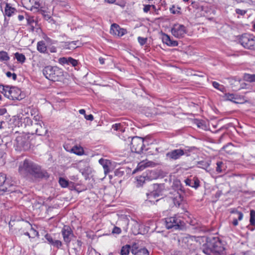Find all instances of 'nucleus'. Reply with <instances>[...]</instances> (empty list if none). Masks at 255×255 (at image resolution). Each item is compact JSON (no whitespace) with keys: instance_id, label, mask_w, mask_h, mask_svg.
I'll return each instance as SVG.
<instances>
[{"instance_id":"11","label":"nucleus","mask_w":255,"mask_h":255,"mask_svg":"<svg viewBox=\"0 0 255 255\" xmlns=\"http://www.w3.org/2000/svg\"><path fill=\"white\" fill-rule=\"evenodd\" d=\"M31 129V134H36L40 136L45 135L48 131L43 122L34 123Z\"/></svg>"},{"instance_id":"27","label":"nucleus","mask_w":255,"mask_h":255,"mask_svg":"<svg viewBox=\"0 0 255 255\" xmlns=\"http://www.w3.org/2000/svg\"><path fill=\"white\" fill-rule=\"evenodd\" d=\"M16 11V9L14 7H11L8 3H6L5 9L4 14L8 17L11 16Z\"/></svg>"},{"instance_id":"26","label":"nucleus","mask_w":255,"mask_h":255,"mask_svg":"<svg viewBox=\"0 0 255 255\" xmlns=\"http://www.w3.org/2000/svg\"><path fill=\"white\" fill-rule=\"evenodd\" d=\"M30 3L31 4V7L29 8V10L31 11L36 9L37 10L41 6V0H29Z\"/></svg>"},{"instance_id":"43","label":"nucleus","mask_w":255,"mask_h":255,"mask_svg":"<svg viewBox=\"0 0 255 255\" xmlns=\"http://www.w3.org/2000/svg\"><path fill=\"white\" fill-rule=\"evenodd\" d=\"M138 42L141 45H144L147 42V38L139 36L137 38Z\"/></svg>"},{"instance_id":"34","label":"nucleus","mask_w":255,"mask_h":255,"mask_svg":"<svg viewBox=\"0 0 255 255\" xmlns=\"http://www.w3.org/2000/svg\"><path fill=\"white\" fill-rule=\"evenodd\" d=\"M71 57H60L58 59V63L61 65H64L65 64L69 65L70 63V59H71Z\"/></svg>"},{"instance_id":"25","label":"nucleus","mask_w":255,"mask_h":255,"mask_svg":"<svg viewBox=\"0 0 255 255\" xmlns=\"http://www.w3.org/2000/svg\"><path fill=\"white\" fill-rule=\"evenodd\" d=\"M126 128L127 126L125 123H116L112 126V128L114 130L120 131L122 132L125 131Z\"/></svg>"},{"instance_id":"47","label":"nucleus","mask_w":255,"mask_h":255,"mask_svg":"<svg viewBox=\"0 0 255 255\" xmlns=\"http://www.w3.org/2000/svg\"><path fill=\"white\" fill-rule=\"evenodd\" d=\"M195 148V147L194 146H192V147H187L186 148L183 149V150H185L186 151L185 155H186V156H189L188 153L191 152Z\"/></svg>"},{"instance_id":"54","label":"nucleus","mask_w":255,"mask_h":255,"mask_svg":"<svg viewBox=\"0 0 255 255\" xmlns=\"http://www.w3.org/2000/svg\"><path fill=\"white\" fill-rule=\"evenodd\" d=\"M151 8V5H144V7H143V11L144 12H148L149 10H150V9Z\"/></svg>"},{"instance_id":"2","label":"nucleus","mask_w":255,"mask_h":255,"mask_svg":"<svg viewBox=\"0 0 255 255\" xmlns=\"http://www.w3.org/2000/svg\"><path fill=\"white\" fill-rule=\"evenodd\" d=\"M15 182L11 177H6V175L0 173V195L4 192L12 193L15 191Z\"/></svg>"},{"instance_id":"39","label":"nucleus","mask_w":255,"mask_h":255,"mask_svg":"<svg viewBox=\"0 0 255 255\" xmlns=\"http://www.w3.org/2000/svg\"><path fill=\"white\" fill-rule=\"evenodd\" d=\"M59 183L61 185V187L63 188H65L68 186V182L67 180L65 179L64 178H63L62 177H60L59 179Z\"/></svg>"},{"instance_id":"21","label":"nucleus","mask_w":255,"mask_h":255,"mask_svg":"<svg viewBox=\"0 0 255 255\" xmlns=\"http://www.w3.org/2000/svg\"><path fill=\"white\" fill-rule=\"evenodd\" d=\"M153 165H154L153 162L142 161L138 164L136 168L134 170L133 173L143 170L145 167L152 166Z\"/></svg>"},{"instance_id":"18","label":"nucleus","mask_w":255,"mask_h":255,"mask_svg":"<svg viewBox=\"0 0 255 255\" xmlns=\"http://www.w3.org/2000/svg\"><path fill=\"white\" fill-rule=\"evenodd\" d=\"M186 185L190 186L195 189H197L200 186V180L196 177L192 178H187L184 180Z\"/></svg>"},{"instance_id":"16","label":"nucleus","mask_w":255,"mask_h":255,"mask_svg":"<svg viewBox=\"0 0 255 255\" xmlns=\"http://www.w3.org/2000/svg\"><path fill=\"white\" fill-rule=\"evenodd\" d=\"M153 191L149 194L148 198L153 197H158L162 195V192L164 189L163 184H154L153 185Z\"/></svg>"},{"instance_id":"32","label":"nucleus","mask_w":255,"mask_h":255,"mask_svg":"<svg viewBox=\"0 0 255 255\" xmlns=\"http://www.w3.org/2000/svg\"><path fill=\"white\" fill-rule=\"evenodd\" d=\"M244 79L245 81L249 82H255V74L245 73L244 76Z\"/></svg>"},{"instance_id":"3","label":"nucleus","mask_w":255,"mask_h":255,"mask_svg":"<svg viewBox=\"0 0 255 255\" xmlns=\"http://www.w3.org/2000/svg\"><path fill=\"white\" fill-rule=\"evenodd\" d=\"M122 138L126 142L127 144H130L132 152L140 153L142 151L144 144L143 139L142 137L139 136L131 137L128 136L127 138Z\"/></svg>"},{"instance_id":"52","label":"nucleus","mask_w":255,"mask_h":255,"mask_svg":"<svg viewBox=\"0 0 255 255\" xmlns=\"http://www.w3.org/2000/svg\"><path fill=\"white\" fill-rule=\"evenodd\" d=\"M246 11L245 10L237 8L236 9V12L241 15H244L246 13Z\"/></svg>"},{"instance_id":"19","label":"nucleus","mask_w":255,"mask_h":255,"mask_svg":"<svg viewBox=\"0 0 255 255\" xmlns=\"http://www.w3.org/2000/svg\"><path fill=\"white\" fill-rule=\"evenodd\" d=\"M131 252L134 255H149L148 251L145 248H141L137 250V247L136 244L132 246Z\"/></svg>"},{"instance_id":"23","label":"nucleus","mask_w":255,"mask_h":255,"mask_svg":"<svg viewBox=\"0 0 255 255\" xmlns=\"http://www.w3.org/2000/svg\"><path fill=\"white\" fill-rule=\"evenodd\" d=\"M37 50L41 53H48L47 46H46L45 42L43 40L38 41L37 42Z\"/></svg>"},{"instance_id":"30","label":"nucleus","mask_w":255,"mask_h":255,"mask_svg":"<svg viewBox=\"0 0 255 255\" xmlns=\"http://www.w3.org/2000/svg\"><path fill=\"white\" fill-rule=\"evenodd\" d=\"M10 57L8 56V53L4 51H0V61L4 62L7 61L9 60Z\"/></svg>"},{"instance_id":"51","label":"nucleus","mask_w":255,"mask_h":255,"mask_svg":"<svg viewBox=\"0 0 255 255\" xmlns=\"http://www.w3.org/2000/svg\"><path fill=\"white\" fill-rule=\"evenodd\" d=\"M170 11L172 14H177L180 12L179 10L175 9V6L174 5H172V7L170 8Z\"/></svg>"},{"instance_id":"57","label":"nucleus","mask_w":255,"mask_h":255,"mask_svg":"<svg viewBox=\"0 0 255 255\" xmlns=\"http://www.w3.org/2000/svg\"><path fill=\"white\" fill-rule=\"evenodd\" d=\"M238 219H237V218H235L233 221V224L234 226H236L238 225Z\"/></svg>"},{"instance_id":"48","label":"nucleus","mask_w":255,"mask_h":255,"mask_svg":"<svg viewBox=\"0 0 255 255\" xmlns=\"http://www.w3.org/2000/svg\"><path fill=\"white\" fill-rule=\"evenodd\" d=\"M122 232V230L121 228L118 227H115L113 230H112V233L113 234H120Z\"/></svg>"},{"instance_id":"8","label":"nucleus","mask_w":255,"mask_h":255,"mask_svg":"<svg viewBox=\"0 0 255 255\" xmlns=\"http://www.w3.org/2000/svg\"><path fill=\"white\" fill-rule=\"evenodd\" d=\"M155 172L153 171H148L143 173L142 175L137 176L136 178L135 184L138 187L141 186L145 181L152 180L155 178L153 175H154Z\"/></svg>"},{"instance_id":"59","label":"nucleus","mask_w":255,"mask_h":255,"mask_svg":"<svg viewBox=\"0 0 255 255\" xmlns=\"http://www.w3.org/2000/svg\"><path fill=\"white\" fill-rule=\"evenodd\" d=\"M196 125L198 128H202V126L203 125L202 123L200 121H197Z\"/></svg>"},{"instance_id":"17","label":"nucleus","mask_w":255,"mask_h":255,"mask_svg":"<svg viewBox=\"0 0 255 255\" xmlns=\"http://www.w3.org/2000/svg\"><path fill=\"white\" fill-rule=\"evenodd\" d=\"M126 33V30L121 28L119 25L114 23L111 25L110 33L118 36H122Z\"/></svg>"},{"instance_id":"58","label":"nucleus","mask_w":255,"mask_h":255,"mask_svg":"<svg viewBox=\"0 0 255 255\" xmlns=\"http://www.w3.org/2000/svg\"><path fill=\"white\" fill-rule=\"evenodd\" d=\"M6 126V123L5 122H3V121H1L0 122V129H2L4 128V127Z\"/></svg>"},{"instance_id":"44","label":"nucleus","mask_w":255,"mask_h":255,"mask_svg":"<svg viewBox=\"0 0 255 255\" xmlns=\"http://www.w3.org/2000/svg\"><path fill=\"white\" fill-rule=\"evenodd\" d=\"M70 63L69 65H71L72 66L76 67L79 64V61L71 57V59H70Z\"/></svg>"},{"instance_id":"64","label":"nucleus","mask_w":255,"mask_h":255,"mask_svg":"<svg viewBox=\"0 0 255 255\" xmlns=\"http://www.w3.org/2000/svg\"><path fill=\"white\" fill-rule=\"evenodd\" d=\"M99 61H100V63L101 64H104V59L103 58H99Z\"/></svg>"},{"instance_id":"15","label":"nucleus","mask_w":255,"mask_h":255,"mask_svg":"<svg viewBox=\"0 0 255 255\" xmlns=\"http://www.w3.org/2000/svg\"><path fill=\"white\" fill-rule=\"evenodd\" d=\"M61 234L64 242L67 245L69 244L74 237V234L71 228L68 226H64L62 229Z\"/></svg>"},{"instance_id":"49","label":"nucleus","mask_w":255,"mask_h":255,"mask_svg":"<svg viewBox=\"0 0 255 255\" xmlns=\"http://www.w3.org/2000/svg\"><path fill=\"white\" fill-rule=\"evenodd\" d=\"M27 23L28 25H32L33 23L35 22V21L33 17H26Z\"/></svg>"},{"instance_id":"45","label":"nucleus","mask_w":255,"mask_h":255,"mask_svg":"<svg viewBox=\"0 0 255 255\" xmlns=\"http://www.w3.org/2000/svg\"><path fill=\"white\" fill-rule=\"evenodd\" d=\"M163 42L167 45V43L170 41L171 38L167 34H164L163 36Z\"/></svg>"},{"instance_id":"5","label":"nucleus","mask_w":255,"mask_h":255,"mask_svg":"<svg viewBox=\"0 0 255 255\" xmlns=\"http://www.w3.org/2000/svg\"><path fill=\"white\" fill-rule=\"evenodd\" d=\"M15 141L16 146L19 150H26L30 147V141L28 134L22 133L16 137Z\"/></svg>"},{"instance_id":"55","label":"nucleus","mask_w":255,"mask_h":255,"mask_svg":"<svg viewBox=\"0 0 255 255\" xmlns=\"http://www.w3.org/2000/svg\"><path fill=\"white\" fill-rule=\"evenodd\" d=\"M85 118L88 121H92L94 120V117L92 114L89 115H85Z\"/></svg>"},{"instance_id":"36","label":"nucleus","mask_w":255,"mask_h":255,"mask_svg":"<svg viewBox=\"0 0 255 255\" xmlns=\"http://www.w3.org/2000/svg\"><path fill=\"white\" fill-rule=\"evenodd\" d=\"M225 97L227 100L237 103L235 100L237 99V95L234 94L227 93L225 94Z\"/></svg>"},{"instance_id":"20","label":"nucleus","mask_w":255,"mask_h":255,"mask_svg":"<svg viewBox=\"0 0 255 255\" xmlns=\"http://www.w3.org/2000/svg\"><path fill=\"white\" fill-rule=\"evenodd\" d=\"M183 198L184 197L182 193L178 192L177 195L174 197L173 201L175 206L178 207H181L183 211H185V209L182 206V204L183 203Z\"/></svg>"},{"instance_id":"29","label":"nucleus","mask_w":255,"mask_h":255,"mask_svg":"<svg viewBox=\"0 0 255 255\" xmlns=\"http://www.w3.org/2000/svg\"><path fill=\"white\" fill-rule=\"evenodd\" d=\"M132 249V247H131L129 245H126L122 247L120 254L121 255H128L129 252L131 251Z\"/></svg>"},{"instance_id":"60","label":"nucleus","mask_w":255,"mask_h":255,"mask_svg":"<svg viewBox=\"0 0 255 255\" xmlns=\"http://www.w3.org/2000/svg\"><path fill=\"white\" fill-rule=\"evenodd\" d=\"M79 112L80 114H82V115H86V111L84 109H81L79 111Z\"/></svg>"},{"instance_id":"7","label":"nucleus","mask_w":255,"mask_h":255,"mask_svg":"<svg viewBox=\"0 0 255 255\" xmlns=\"http://www.w3.org/2000/svg\"><path fill=\"white\" fill-rule=\"evenodd\" d=\"M34 163L31 161L25 159L20 162L18 167V172L21 175L24 176L29 175L32 168H34Z\"/></svg>"},{"instance_id":"46","label":"nucleus","mask_w":255,"mask_h":255,"mask_svg":"<svg viewBox=\"0 0 255 255\" xmlns=\"http://www.w3.org/2000/svg\"><path fill=\"white\" fill-rule=\"evenodd\" d=\"M6 75L7 77L8 78H11L12 77V79L13 80H15L16 79V78H17V75L15 73H11L10 72H7L6 73Z\"/></svg>"},{"instance_id":"4","label":"nucleus","mask_w":255,"mask_h":255,"mask_svg":"<svg viewBox=\"0 0 255 255\" xmlns=\"http://www.w3.org/2000/svg\"><path fill=\"white\" fill-rule=\"evenodd\" d=\"M165 224L167 229L173 230H181L184 226V223L179 217L173 216L165 219Z\"/></svg>"},{"instance_id":"41","label":"nucleus","mask_w":255,"mask_h":255,"mask_svg":"<svg viewBox=\"0 0 255 255\" xmlns=\"http://www.w3.org/2000/svg\"><path fill=\"white\" fill-rule=\"evenodd\" d=\"M42 14L45 20H49V21L52 20L51 14L48 13L47 12L44 10H42Z\"/></svg>"},{"instance_id":"35","label":"nucleus","mask_w":255,"mask_h":255,"mask_svg":"<svg viewBox=\"0 0 255 255\" xmlns=\"http://www.w3.org/2000/svg\"><path fill=\"white\" fill-rule=\"evenodd\" d=\"M197 165L199 168H202L204 169H206L209 166L210 164L207 161L201 160V161L197 162Z\"/></svg>"},{"instance_id":"63","label":"nucleus","mask_w":255,"mask_h":255,"mask_svg":"<svg viewBox=\"0 0 255 255\" xmlns=\"http://www.w3.org/2000/svg\"><path fill=\"white\" fill-rule=\"evenodd\" d=\"M115 174L117 176L122 175L123 174H121V171L120 170H117L115 172Z\"/></svg>"},{"instance_id":"10","label":"nucleus","mask_w":255,"mask_h":255,"mask_svg":"<svg viewBox=\"0 0 255 255\" xmlns=\"http://www.w3.org/2000/svg\"><path fill=\"white\" fill-rule=\"evenodd\" d=\"M17 126L18 127L27 128L29 132H30L31 129L34 125L31 119L28 117H24L19 116H17Z\"/></svg>"},{"instance_id":"56","label":"nucleus","mask_w":255,"mask_h":255,"mask_svg":"<svg viewBox=\"0 0 255 255\" xmlns=\"http://www.w3.org/2000/svg\"><path fill=\"white\" fill-rule=\"evenodd\" d=\"M6 109L5 108L0 109V116H2L6 113Z\"/></svg>"},{"instance_id":"37","label":"nucleus","mask_w":255,"mask_h":255,"mask_svg":"<svg viewBox=\"0 0 255 255\" xmlns=\"http://www.w3.org/2000/svg\"><path fill=\"white\" fill-rule=\"evenodd\" d=\"M250 225L252 226H255V211L252 210L250 211Z\"/></svg>"},{"instance_id":"24","label":"nucleus","mask_w":255,"mask_h":255,"mask_svg":"<svg viewBox=\"0 0 255 255\" xmlns=\"http://www.w3.org/2000/svg\"><path fill=\"white\" fill-rule=\"evenodd\" d=\"M99 163L103 166L104 173L106 174L110 172L109 164L110 162L109 160L103 158H101L99 160Z\"/></svg>"},{"instance_id":"12","label":"nucleus","mask_w":255,"mask_h":255,"mask_svg":"<svg viewBox=\"0 0 255 255\" xmlns=\"http://www.w3.org/2000/svg\"><path fill=\"white\" fill-rule=\"evenodd\" d=\"M171 32L174 37L180 38L184 36L186 33V28L183 25L175 24L172 27Z\"/></svg>"},{"instance_id":"33","label":"nucleus","mask_w":255,"mask_h":255,"mask_svg":"<svg viewBox=\"0 0 255 255\" xmlns=\"http://www.w3.org/2000/svg\"><path fill=\"white\" fill-rule=\"evenodd\" d=\"M14 56L17 61L21 63H23L25 61V56L22 53L16 52L15 53Z\"/></svg>"},{"instance_id":"28","label":"nucleus","mask_w":255,"mask_h":255,"mask_svg":"<svg viewBox=\"0 0 255 255\" xmlns=\"http://www.w3.org/2000/svg\"><path fill=\"white\" fill-rule=\"evenodd\" d=\"M71 152L77 155H82L84 153L83 148L81 146H74L71 149Z\"/></svg>"},{"instance_id":"31","label":"nucleus","mask_w":255,"mask_h":255,"mask_svg":"<svg viewBox=\"0 0 255 255\" xmlns=\"http://www.w3.org/2000/svg\"><path fill=\"white\" fill-rule=\"evenodd\" d=\"M10 87L8 86H4L0 85V92L4 95L5 97H7V94L9 93Z\"/></svg>"},{"instance_id":"61","label":"nucleus","mask_w":255,"mask_h":255,"mask_svg":"<svg viewBox=\"0 0 255 255\" xmlns=\"http://www.w3.org/2000/svg\"><path fill=\"white\" fill-rule=\"evenodd\" d=\"M24 17L22 15H19L18 16V19L19 21H22L24 19Z\"/></svg>"},{"instance_id":"42","label":"nucleus","mask_w":255,"mask_h":255,"mask_svg":"<svg viewBox=\"0 0 255 255\" xmlns=\"http://www.w3.org/2000/svg\"><path fill=\"white\" fill-rule=\"evenodd\" d=\"M217 167L216 170L218 173H221L222 172V167L224 164L222 161H218L216 163Z\"/></svg>"},{"instance_id":"9","label":"nucleus","mask_w":255,"mask_h":255,"mask_svg":"<svg viewBox=\"0 0 255 255\" xmlns=\"http://www.w3.org/2000/svg\"><path fill=\"white\" fill-rule=\"evenodd\" d=\"M34 168H32L29 175L35 178H48V173L44 170H42L37 164L34 163Z\"/></svg>"},{"instance_id":"6","label":"nucleus","mask_w":255,"mask_h":255,"mask_svg":"<svg viewBox=\"0 0 255 255\" xmlns=\"http://www.w3.org/2000/svg\"><path fill=\"white\" fill-rule=\"evenodd\" d=\"M239 42L244 48L253 49L255 45V37L249 34H244L241 36Z\"/></svg>"},{"instance_id":"38","label":"nucleus","mask_w":255,"mask_h":255,"mask_svg":"<svg viewBox=\"0 0 255 255\" xmlns=\"http://www.w3.org/2000/svg\"><path fill=\"white\" fill-rule=\"evenodd\" d=\"M212 85L215 89H217L220 90V91L223 92L225 89V87L223 85H220L219 83L216 81H214L212 82Z\"/></svg>"},{"instance_id":"40","label":"nucleus","mask_w":255,"mask_h":255,"mask_svg":"<svg viewBox=\"0 0 255 255\" xmlns=\"http://www.w3.org/2000/svg\"><path fill=\"white\" fill-rule=\"evenodd\" d=\"M231 213L237 214L238 215V219L239 221H241L243 218V214L241 212L237 211L236 209H232Z\"/></svg>"},{"instance_id":"1","label":"nucleus","mask_w":255,"mask_h":255,"mask_svg":"<svg viewBox=\"0 0 255 255\" xmlns=\"http://www.w3.org/2000/svg\"><path fill=\"white\" fill-rule=\"evenodd\" d=\"M42 72L46 78L52 81H59L63 76L62 70L57 66H46L43 68Z\"/></svg>"},{"instance_id":"22","label":"nucleus","mask_w":255,"mask_h":255,"mask_svg":"<svg viewBox=\"0 0 255 255\" xmlns=\"http://www.w3.org/2000/svg\"><path fill=\"white\" fill-rule=\"evenodd\" d=\"M45 238L50 244L54 247L60 248L62 246V242L60 241L54 240L49 234H47L45 235Z\"/></svg>"},{"instance_id":"14","label":"nucleus","mask_w":255,"mask_h":255,"mask_svg":"<svg viewBox=\"0 0 255 255\" xmlns=\"http://www.w3.org/2000/svg\"><path fill=\"white\" fill-rule=\"evenodd\" d=\"M7 98L11 100H20L23 97L20 89L15 87H10Z\"/></svg>"},{"instance_id":"53","label":"nucleus","mask_w":255,"mask_h":255,"mask_svg":"<svg viewBox=\"0 0 255 255\" xmlns=\"http://www.w3.org/2000/svg\"><path fill=\"white\" fill-rule=\"evenodd\" d=\"M33 119L34 121V122H35L34 123L42 122V121L41 120L40 116H39L38 115L34 116Z\"/></svg>"},{"instance_id":"50","label":"nucleus","mask_w":255,"mask_h":255,"mask_svg":"<svg viewBox=\"0 0 255 255\" xmlns=\"http://www.w3.org/2000/svg\"><path fill=\"white\" fill-rule=\"evenodd\" d=\"M178 44V43L177 41L171 39L169 43H167V45L169 46H177Z\"/></svg>"},{"instance_id":"13","label":"nucleus","mask_w":255,"mask_h":255,"mask_svg":"<svg viewBox=\"0 0 255 255\" xmlns=\"http://www.w3.org/2000/svg\"><path fill=\"white\" fill-rule=\"evenodd\" d=\"M186 151L183 149L179 148L172 150L166 153V157L170 160L179 159L182 156L185 154Z\"/></svg>"},{"instance_id":"62","label":"nucleus","mask_w":255,"mask_h":255,"mask_svg":"<svg viewBox=\"0 0 255 255\" xmlns=\"http://www.w3.org/2000/svg\"><path fill=\"white\" fill-rule=\"evenodd\" d=\"M116 0H105L106 2L109 3H113L116 1Z\"/></svg>"}]
</instances>
